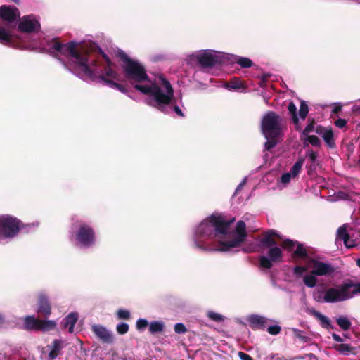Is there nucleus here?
Segmentation results:
<instances>
[{
	"instance_id": "f257e3e1",
	"label": "nucleus",
	"mask_w": 360,
	"mask_h": 360,
	"mask_svg": "<svg viewBox=\"0 0 360 360\" xmlns=\"http://www.w3.org/2000/svg\"><path fill=\"white\" fill-rule=\"evenodd\" d=\"M234 221V218L227 221L220 214H212L198 226L195 233L196 246L217 251H230L238 247L247 235L245 224L239 221L232 231L230 224Z\"/></svg>"
},
{
	"instance_id": "f03ea898",
	"label": "nucleus",
	"mask_w": 360,
	"mask_h": 360,
	"mask_svg": "<svg viewBox=\"0 0 360 360\" xmlns=\"http://www.w3.org/2000/svg\"><path fill=\"white\" fill-rule=\"evenodd\" d=\"M89 43L78 44L74 41L61 44L53 40L49 45L51 53L60 56H63L70 61L72 71L84 79L104 81L110 87L121 92H125V89L120 84L105 79L103 70L98 63L96 51Z\"/></svg>"
},
{
	"instance_id": "7ed1b4c3",
	"label": "nucleus",
	"mask_w": 360,
	"mask_h": 360,
	"mask_svg": "<svg viewBox=\"0 0 360 360\" xmlns=\"http://www.w3.org/2000/svg\"><path fill=\"white\" fill-rule=\"evenodd\" d=\"M123 64L127 78L134 84V88L146 95V102L160 110L168 112L172 109L174 91L169 82L162 76L156 77L154 80L148 78L143 65L138 61L122 54Z\"/></svg>"
},
{
	"instance_id": "20e7f679",
	"label": "nucleus",
	"mask_w": 360,
	"mask_h": 360,
	"mask_svg": "<svg viewBox=\"0 0 360 360\" xmlns=\"http://www.w3.org/2000/svg\"><path fill=\"white\" fill-rule=\"evenodd\" d=\"M296 249L292 255L295 259L303 261V265L296 266L293 273L297 277H302L304 285L309 288L316 286L318 281L317 276H321L330 274L333 271L330 265L311 258L301 244H296L291 240H285L282 246L284 249L292 250Z\"/></svg>"
},
{
	"instance_id": "39448f33",
	"label": "nucleus",
	"mask_w": 360,
	"mask_h": 360,
	"mask_svg": "<svg viewBox=\"0 0 360 360\" xmlns=\"http://www.w3.org/2000/svg\"><path fill=\"white\" fill-rule=\"evenodd\" d=\"M358 294L360 295V283H345L325 290L316 289L313 292V298L319 303H335L352 298Z\"/></svg>"
},
{
	"instance_id": "423d86ee",
	"label": "nucleus",
	"mask_w": 360,
	"mask_h": 360,
	"mask_svg": "<svg viewBox=\"0 0 360 360\" xmlns=\"http://www.w3.org/2000/svg\"><path fill=\"white\" fill-rule=\"evenodd\" d=\"M262 131L267 141L265 148H272L276 143L274 140L281 134V118L274 112H268L262 120Z\"/></svg>"
},
{
	"instance_id": "0eeeda50",
	"label": "nucleus",
	"mask_w": 360,
	"mask_h": 360,
	"mask_svg": "<svg viewBox=\"0 0 360 360\" xmlns=\"http://www.w3.org/2000/svg\"><path fill=\"white\" fill-rule=\"evenodd\" d=\"M226 54L212 50H202L188 56V62H197L202 67H211L217 63H224Z\"/></svg>"
},
{
	"instance_id": "6e6552de",
	"label": "nucleus",
	"mask_w": 360,
	"mask_h": 360,
	"mask_svg": "<svg viewBox=\"0 0 360 360\" xmlns=\"http://www.w3.org/2000/svg\"><path fill=\"white\" fill-rule=\"evenodd\" d=\"M20 229V221L9 216H0V240L14 237Z\"/></svg>"
},
{
	"instance_id": "1a4fd4ad",
	"label": "nucleus",
	"mask_w": 360,
	"mask_h": 360,
	"mask_svg": "<svg viewBox=\"0 0 360 360\" xmlns=\"http://www.w3.org/2000/svg\"><path fill=\"white\" fill-rule=\"evenodd\" d=\"M0 42L4 44H15V38L13 35L9 27H5L0 25ZM15 46L20 49H29L31 45L28 44L24 40L19 39V41L16 42Z\"/></svg>"
},
{
	"instance_id": "9d476101",
	"label": "nucleus",
	"mask_w": 360,
	"mask_h": 360,
	"mask_svg": "<svg viewBox=\"0 0 360 360\" xmlns=\"http://www.w3.org/2000/svg\"><path fill=\"white\" fill-rule=\"evenodd\" d=\"M269 257L261 256L259 257V265L264 269H270L272 266V262H279L282 260V252L281 248L274 247L269 251Z\"/></svg>"
},
{
	"instance_id": "9b49d317",
	"label": "nucleus",
	"mask_w": 360,
	"mask_h": 360,
	"mask_svg": "<svg viewBox=\"0 0 360 360\" xmlns=\"http://www.w3.org/2000/svg\"><path fill=\"white\" fill-rule=\"evenodd\" d=\"M76 239L82 247H89L94 242V231L90 227L82 225L77 233Z\"/></svg>"
},
{
	"instance_id": "f8f14e48",
	"label": "nucleus",
	"mask_w": 360,
	"mask_h": 360,
	"mask_svg": "<svg viewBox=\"0 0 360 360\" xmlns=\"http://www.w3.org/2000/svg\"><path fill=\"white\" fill-rule=\"evenodd\" d=\"M40 23L34 15H27L20 20L18 29L22 32H32L39 30Z\"/></svg>"
},
{
	"instance_id": "ddd939ff",
	"label": "nucleus",
	"mask_w": 360,
	"mask_h": 360,
	"mask_svg": "<svg viewBox=\"0 0 360 360\" xmlns=\"http://www.w3.org/2000/svg\"><path fill=\"white\" fill-rule=\"evenodd\" d=\"M19 16L20 12L15 7L8 6L0 7V18L9 24L15 22Z\"/></svg>"
},
{
	"instance_id": "4468645a",
	"label": "nucleus",
	"mask_w": 360,
	"mask_h": 360,
	"mask_svg": "<svg viewBox=\"0 0 360 360\" xmlns=\"http://www.w3.org/2000/svg\"><path fill=\"white\" fill-rule=\"evenodd\" d=\"M246 321L249 325V326L253 329H266V326L269 322H271V320L259 315L252 314L246 318Z\"/></svg>"
},
{
	"instance_id": "2eb2a0df",
	"label": "nucleus",
	"mask_w": 360,
	"mask_h": 360,
	"mask_svg": "<svg viewBox=\"0 0 360 360\" xmlns=\"http://www.w3.org/2000/svg\"><path fill=\"white\" fill-rule=\"evenodd\" d=\"M347 225L344 224L340 227L337 233V240H343L345 245L347 248H353L356 245V240L353 239L350 236V233H347Z\"/></svg>"
},
{
	"instance_id": "dca6fc26",
	"label": "nucleus",
	"mask_w": 360,
	"mask_h": 360,
	"mask_svg": "<svg viewBox=\"0 0 360 360\" xmlns=\"http://www.w3.org/2000/svg\"><path fill=\"white\" fill-rule=\"evenodd\" d=\"M316 133L322 136L323 140L329 147L332 148L334 146L333 132L330 128L317 126L316 128Z\"/></svg>"
},
{
	"instance_id": "f3484780",
	"label": "nucleus",
	"mask_w": 360,
	"mask_h": 360,
	"mask_svg": "<svg viewBox=\"0 0 360 360\" xmlns=\"http://www.w3.org/2000/svg\"><path fill=\"white\" fill-rule=\"evenodd\" d=\"M338 342L335 344L333 347L335 350L338 351L343 355H349L351 354H354L356 352V349L354 347H352L349 344L343 343L344 339H335Z\"/></svg>"
},
{
	"instance_id": "a211bd4d",
	"label": "nucleus",
	"mask_w": 360,
	"mask_h": 360,
	"mask_svg": "<svg viewBox=\"0 0 360 360\" xmlns=\"http://www.w3.org/2000/svg\"><path fill=\"white\" fill-rule=\"evenodd\" d=\"M46 348L49 349V360H54L60 353L63 349V342L61 340L56 339L52 345H49Z\"/></svg>"
},
{
	"instance_id": "6ab92c4d",
	"label": "nucleus",
	"mask_w": 360,
	"mask_h": 360,
	"mask_svg": "<svg viewBox=\"0 0 360 360\" xmlns=\"http://www.w3.org/2000/svg\"><path fill=\"white\" fill-rule=\"evenodd\" d=\"M274 237L281 238L276 231L269 230L266 231L264 238L262 239V244L265 247H271L275 245L276 242L274 240Z\"/></svg>"
},
{
	"instance_id": "aec40b11",
	"label": "nucleus",
	"mask_w": 360,
	"mask_h": 360,
	"mask_svg": "<svg viewBox=\"0 0 360 360\" xmlns=\"http://www.w3.org/2000/svg\"><path fill=\"white\" fill-rule=\"evenodd\" d=\"M78 320L77 313H70L64 320L63 327L68 329L70 333H73L74 326Z\"/></svg>"
},
{
	"instance_id": "412c9836",
	"label": "nucleus",
	"mask_w": 360,
	"mask_h": 360,
	"mask_svg": "<svg viewBox=\"0 0 360 360\" xmlns=\"http://www.w3.org/2000/svg\"><path fill=\"white\" fill-rule=\"evenodd\" d=\"M38 312L43 314L44 316H48L51 314L50 304L44 296H41L39 301Z\"/></svg>"
},
{
	"instance_id": "4be33fe9",
	"label": "nucleus",
	"mask_w": 360,
	"mask_h": 360,
	"mask_svg": "<svg viewBox=\"0 0 360 360\" xmlns=\"http://www.w3.org/2000/svg\"><path fill=\"white\" fill-rule=\"evenodd\" d=\"M39 319L33 316H27L24 319V327L27 330H39Z\"/></svg>"
},
{
	"instance_id": "5701e85b",
	"label": "nucleus",
	"mask_w": 360,
	"mask_h": 360,
	"mask_svg": "<svg viewBox=\"0 0 360 360\" xmlns=\"http://www.w3.org/2000/svg\"><path fill=\"white\" fill-rule=\"evenodd\" d=\"M93 331L98 338H110V332L103 326L94 325L92 326Z\"/></svg>"
},
{
	"instance_id": "b1692460",
	"label": "nucleus",
	"mask_w": 360,
	"mask_h": 360,
	"mask_svg": "<svg viewBox=\"0 0 360 360\" xmlns=\"http://www.w3.org/2000/svg\"><path fill=\"white\" fill-rule=\"evenodd\" d=\"M301 140L303 141L304 146H308L309 143L314 146H319L320 145L319 139L314 135H309L307 136L301 137Z\"/></svg>"
},
{
	"instance_id": "393cba45",
	"label": "nucleus",
	"mask_w": 360,
	"mask_h": 360,
	"mask_svg": "<svg viewBox=\"0 0 360 360\" xmlns=\"http://www.w3.org/2000/svg\"><path fill=\"white\" fill-rule=\"evenodd\" d=\"M304 162V159L301 158L294 164L290 172L293 178H295L299 175L302 170Z\"/></svg>"
},
{
	"instance_id": "a878e982",
	"label": "nucleus",
	"mask_w": 360,
	"mask_h": 360,
	"mask_svg": "<svg viewBox=\"0 0 360 360\" xmlns=\"http://www.w3.org/2000/svg\"><path fill=\"white\" fill-rule=\"evenodd\" d=\"M165 327V323L162 321H152L149 324V330L151 333H155L158 332H161L163 330Z\"/></svg>"
},
{
	"instance_id": "bb28decb",
	"label": "nucleus",
	"mask_w": 360,
	"mask_h": 360,
	"mask_svg": "<svg viewBox=\"0 0 360 360\" xmlns=\"http://www.w3.org/2000/svg\"><path fill=\"white\" fill-rule=\"evenodd\" d=\"M288 111L292 115V120L294 124L296 125V129L300 130V127L299 126V119L297 115V107L296 105L290 102L288 105Z\"/></svg>"
},
{
	"instance_id": "cd10ccee",
	"label": "nucleus",
	"mask_w": 360,
	"mask_h": 360,
	"mask_svg": "<svg viewBox=\"0 0 360 360\" xmlns=\"http://www.w3.org/2000/svg\"><path fill=\"white\" fill-rule=\"evenodd\" d=\"M39 330L43 331H48L55 328L56 323L54 321H42L39 320Z\"/></svg>"
},
{
	"instance_id": "c85d7f7f",
	"label": "nucleus",
	"mask_w": 360,
	"mask_h": 360,
	"mask_svg": "<svg viewBox=\"0 0 360 360\" xmlns=\"http://www.w3.org/2000/svg\"><path fill=\"white\" fill-rule=\"evenodd\" d=\"M338 325L343 330H348L351 326V322L349 319L344 316H340L337 318Z\"/></svg>"
},
{
	"instance_id": "c756f323",
	"label": "nucleus",
	"mask_w": 360,
	"mask_h": 360,
	"mask_svg": "<svg viewBox=\"0 0 360 360\" xmlns=\"http://www.w3.org/2000/svg\"><path fill=\"white\" fill-rule=\"evenodd\" d=\"M243 86L242 82L240 79L234 78L229 82L224 84V87L229 89L236 90L239 89Z\"/></svg>"
},
{
	"instance_id": "7c9ffc66",
	"label": "nucleus",
	"mask_w": 360,
	"mask_h": 360,
	"mask_svg": "<svg viewBox=\"0 0 360 360\" xmlns=\"http://www.w3.org/2000/svg\"><path fill=\"white\" fill-rule=\"evenodd\" d=\"M272 322H274L272 320L271 322H269L266 329L270 335H276L281 332V328L278 324H271Z\"/></svg>"
},
{
	"instance_id": "2f4dec72",
	"label": "nucleus",
	"mask_w": 360,
	"mask_h": 360,
	"mask_svg": "<svg viewBox=\"0 0 360 360\" xmlns=\"http://www.w3.org/2000/svg\"><path fill=\"white\" fill-rule=\"evenodd\" d=\"M311 313L322 323L323 326L327 327L330 325V320L323 314L315 310H313Z\"/></svg>"
},
{
	"instance_id": "473e14b6",
	"label": "nucleus",
	"mask_w": 360,
	"mask_h": 360,
	"mask_svg": "<svg viewBox=\"0 0 360 360\" xmlns=\"http://www.w3.org/2000/svg\"><path fill=\"white\" fill-rule=\"evenodd\" d=\"M106 63L108 65V67L105 69V75L106 77L110 79H112L117 81H120V77L118 74H117L110 66L109 60L106 59Z\"/></svg>"
},
{
	"instance_id": "72a5a7b5",
	"label": "nucleus",
	"mask_w": 360,
	"mask_h": 360,
	"mask_svg": "<svg viewBox=\"0 0 360 360\" xmlns=\"http://www.w3.org/2000/svg\"><path fill=\"white\" fill-rule=\"evenodd\" d=\"M207 314L208 318L211 321H215L217 323L223 322L226 319L225 316H224L223 315L216 313V312H214V311H207Z\"/></svg>"
},
{
	"instance_id": "f704fd0d",
	"label": "nucleus",
	"mask_w": 360,
	"mask_h": 360,
	"mask_svg": "<svg viewBox=\"0 0 360 360\" xmlns=\"http://www.w3.org/2000/svg\"><path fill=\"white\" fill-rule=\"evenodd\" d=\"M316 128L314 125V121L311 120L304 128V129L302 131L301 137L309 136V133L315 131L316 132Z\"/></svg>"
},
{
	"instance_id": "c9c22d12",
	"label": "nucleus",
	"mask_w": 360,
	"mask_h": 360,
	"mask_svg": "<svg viewBox=\"0 0 360 360\" xmlns=\"http://www.w3.org/2000/svg\"><path fill=\"white\" fill-rule=\"evenodd\" d=\"M309 112V108L307 104L304 101H302L300 110H299V116L301 119L304 120Z\"/></svg>"
},
{
	"instance_id": "e433bc0d",
	"label": "nucleus",
	"mask_w": 360,
	"mask_h": 360,
	"mask_svg": "<svg viewBox=\"0 0 360 360\" xmlns=\"http://www.w3.org/2000/svg\"><path fill=\"white\" fill-rule=\"evenodd\" d=\"M238 64L242 68H250L252 65V61L248 58L239 57L235 58Z\"/></svg>"
},
{
	"instance_id": "4c0bfd02",
	"label": "nucleus",
	"mask_w": 360,
	"mask_h": 360,
	"mask_svg": "<svg viewBox=\"0 0 360 360\" xmlns=\"http://www.w3.org/2000/svg\"><path fill=\"white\" fill-rule=\"evenodd\" d=\"M128 330L129 326L125 323H120L117 326V330L121 335L126 333Z\"/></svg>"
},
{
	"instance_id": "58836bf2",
	"label": "nucleus",
	"mask_w": 360,
	"mask_h": 360,
	"mask_svg": "<svg viewBox=\"0 0 360 360\" xmlns=\"http://www.w3.org/2000/svg\"><path fill=\"white\" fill-rule=\"evenodd\" d=\"M292 176L291 173L287 172L285 174H283L281 178V183H282L284 186L287 185L292 179Z\"/></svg>"
},
{
	"instance_id": "ea45409f",
	"label": "nucleus",
	"mask_w": 360,
	"mask_h": 360,
	"mask_svg": "<svg viewBox=\"0 0 360 360\" xmlns=\"http://www.w3.org/2000/svg\"><path fill=\"white\" fill-rule=\"evenodd\" d=\"M174 330L178 334H183L186 331V328L183 323H178L174 326Z\"/></svg>"
},
{
	"instance_id": "a19ab883",
	"label": "nucleus",
	"mask_w": 360,
	"mask_h": 360,
	"mask_svg": "<svg viewBox=\"0 0 360 360\" xmlns=\"http://www.w3.org/2000/svg\"><path fill=\"white\" fill-rule=\"evenodd\" d=\"M117 316H118V318L120 319H127L129 318L130 313L127 310L120 309L117 311Z\"/></svg>"
},
{
	"instance_id": "79ce46f5",
	"label": "nucleus",
	"mask_w": 360,
	"mask_h": 360,
	"mask_svg": "<svg viewBox=\"0 0 360 360\" xmlns=\"http://www.w3.org/2000/svg\"><path fill=\"white\" fill-rule=\"evenodd\" d=\"M148 326V322L144 319H139L136 322V327L139 330H143Z\"/></svg>"
},
{
	"instance_id": "37998d69",
	"label": "nucleus",
	"mask_w": 360,
	"mask_h": 360,
	"mask_svg": "<svg viewBox=\"0 0 360 360\" xmlns=\"http://www.w3.org/2000/svg\"><path fill=\"white\" fill-rule=\"evenodd\" d=\"M307 156L312 162H314L317 158L316 153L311 150L307 152Z\"/></svg>"
},
{
	"instance_id": "c03bdc74",
	"label": "nucleus",
	"mask_w": 360,
	"mask_h": 360,
	"mask_svg": "<svg viewBox=\"0 0 360 360\" xmlns=\"http://www.w3.org/2000/svg\"><path fill=\"white\" fill-rule=\"evenodd\" d=\"M238 356L241 360H253V359L249 354L243 352H239Z\"/></svg>"
},
{
	"instance_id": "a18cd8bd",
	"label": "nucleus",
	"mask_w": 360,
	"mask_h": 360,
	"mask_svg": "<svg viewBox=\"0 0 360 360\" xmlns=\"http://www.w3.org/2000/svg\"><path fill=\"white\" fill-rule=\"evenodd\" d=\"M347 124V122L344 119H338L335 121V125L339 128L344 127Z\"/></svg>"
},
{
	"instance_id": "49530a36",
	"label": "nucleus",
	"mask_w": 360,
	"mask_h": 360,
	"mask_svg": "<svg viewBox=\"0 0 360 360\" xmlns=\"http://www.w3.org/2000/svg\"><path fill=\"white\" fill-rule=\"evenodd\" d=\"M246 182V178H245L243 181L238 186L236 190V193H237L238 191H240L242 187L243 186V185L245 184Z\"/></svg>"
},
{
	"instance_id": "de8ad7c7",
	"label": "nucleus",
	"mask_w": 360,
	"mask_h": 360,
	"mask_svg": "<svg viewBox=\"0 0 360 360\" xmlns=\"http://www.w3.org/2000/svg\"><path fill=\"white\" fill-rule=\"evenodd\" d=\"M174 110L175 111V112H176L177 115H180V116H183V113H182V112H181V109H180L178 106H174Z\"/></svg>"
},
{
	"instance_id": "09e8293b",
	"label": "nucleus",
	"mask_w": 360,
	"mask_h": 360,
	"mask_svg": "<svg viewBox=\"0 0 360 360\" xmlns=\"http://www.w3.org/2000/svg\"><path fill=\"white\" fill-rule=\"evenodd\" d=\"M104 340V342H112V339H108V338H106V339H103Z\"/></svg>"
},
{
	"instance_id": "8fccbe9b",
	"label": "nucleus",
	"mask_w": 360,
	"mask_h": 360,
	"mask_svg": "<svg viewBox=\"0 0 360 360\" xmlns=\"http://www.w3.org/2000/svg\"><path fill=\"white\" fill-rule=\"evenodd\" d=\"M3 321H4V318L1 315H0V324H1L3 323Z\"/></svg>"
},
{
	"instance_id": "3c124183",
	"label": "nucleus",
	"mask_w": 360,
	"mask_h": 360,
	"mask_svg": "<svg viewBox=\"0 0 360 360\" xmlns=\"http://www.w3.org/2000/svg\"><path fill=\"white\" fill-rule=\"evenodd\" d=\"M356 264L358 265L359 267H360V258L357 259Z\"/></svg>"
},
{
	"instance_id": "603ef678",
	"label": "nucleus",
	"mask_w": 360,
	"mask_h": 360,
	"mask_svg": "<svg viewBox=\"0 0 360 360\" xmlns=\"http://www.w3.org/2000/svg\"><path fill=\"white\" fill-rule=\"evenodd\" d=\"M339 110H340V108H335V109L334 110V112H337Z\"/></svg>"
},
{
	"instance_id": "864d4df0",
	"label": "nucleus",
	"mask_w": 360,
	"mask_h": 360,
	"mask_svg": "<svg viewBox=\"0 0 360 360\" xmlns=\"http://www.w3.org/2000/svg\"><path fill=\"white\" fill-rule=\"evenodd\" d=\"M333 338H340V337H339L338 335H335V334H334V335H333Z\"/></svg>"
},
{
	"instance_id": "5fc2aeb1",
	"label": "nucleus",
	"mask_w": 360,
	"mask_h": 360,
	"mask_svg": "<svg viewBox=\"0 0 360 360\" xmlns=\"http://www.w3.org/2000/svg\"><path fill=\"white\" fill-rule=\"evenodd\" d=\"M253 251H255V250H253V249H252V250H248V252H253Z\"/></svg>"
},
{
	"instance_id": "6e6d98bb",
	"label": "nucleus",
	"mask_w": 360,
	"mask_h": 360,
	"mask_svg": "<svg viewBox=\"0 0 360 360\" xmlns=\"http://www.w3.org/2000/svg\"><path fill=\"white\" fill-rule=\"evenodd\" d=\"M297 336H300V338H302L299 334H296Z\"/></svg>"
},
{
	"instance_id": "4d7b16f0",
	"label": "nucleus",
	"mask_w": 360,
	"mask_h": 360,
	"mask_svg": "<svg viewBox=\"0 0 360 360\" xmlns=\"http://www.w3.org/2000/svg\"><path fill=\"white\" fill-rule=\"evenodd\" d=\"M13 1L14 2H17V1H18V0H13Z\"/></svg>"
}]
</instances>
